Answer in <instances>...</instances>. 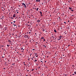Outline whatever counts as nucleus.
<instances>
[{"instance_id":"f3484780","label":"nucleus","mask_w":76,"mask_h":76,"mask_svg":"<svg viewBox=\"0 0 76 76\" xmlns=\"http://www.w3.org/2000/svg\"><path fill=\"white\" fill-rule=\"evenodd\" d=\"M3 19H4V18H1V19H2V20H3Z\"/></svg>"},{"instance_id":"9b49d317","label":"nucleus","mask_w":76,"mask_h":76,"mask_svg":"<svg viewBox=\"0 0 76 76\" xmlns=\"http://www.w3.org/2000/svg\"><path fill=\"white\" fill-rule=\"evenodd\" d=\"M8 42H11V41L10 40H8Z\"/></svg>"},{"instance_id":"603ef678","label":"nucleus","mask_w":76,"mask_h":76,"mask_svg":"<svg viewBox=\"0 0 76 76\" xmlns=\"http://www.w3.org/2000/svg\"><path fill=\"white\" fill-rule=\"evenodd\" d=\"M36 44H38V42H36Z\"/></svg>"},{"instance_id":"37998d69","label":"nucleus","mask_w":76,"mask_h":76,"mask_svg":"<svg viewBox=\"0 0 76 76\" xmlns=\"http://www.w3.org/2000/svg\"><path fill=\"white\" fill-rule=\"evenodd\" d=\"M31 15V16H33V15Z\"/></svg>"},{"instance_id":"4be33fe9","label":"nucleus","mask_w":76,"mask_h":76,"mask_svg":"<svg viewBox=\"0 0 76 76\" xmlns=\"http://www.w3.org/2000/svg\"><path fill=\"white\" fill-rule=\"evenodd\" d=\"M69 9H72V8H70V7H69Z\"/></svg>"},{"instance_id":"0eeeda50","label":"nucleus","mask_w":76,"mask_h":76,"mask_svg":"<svg viewBox=\"0 0 76 76\" xmlns=\"http://www.w3.org/2000/svg\"><path fill=\"white\" fill-rule=\"evenodd\" d=\"M54 32H57V31H56V29L54 30Z\"/></svg>"},{"instance_id":"4468645a","label":"nucleus","mask_w":76,"mask_h":76,"mask_svg":"<svg viewBox=\"0 0 76 76\" xmlns=\"http://www.w3.org/2000/svg\"><path fill=\"white\" fill-rule=\"evenodd\" d=\"M40 20H37V22H40Z\"/></svg>"},{"instance_id":"c85d7f7f","label":"nucleus","mask_w":76,"mask_h":76,"mask_svg":"<svg viewBox=\"0 0 76 76\" xmlns=\"http://www.w3.org/2000/svg\"><path fill=\"white\" fill-rule=\"evenodd\" d=\"M72 67H73L74 66V65H72Z\"/></svg>"},{"instance_id":"13d9d810","label":"nucleus","mask_w":76,"mask_h":76,"mask_svg":"<svg viewBox=\"0 0 76 76\" xmlns=\"http://www.w3.org/2000/svg\"><path fill=\"white\" fill-rule=\"evenodd\" d=\"M23 51L24 50V49H23Z\"/></svg>"},{"instance_id":"a19ab883","label":"nucleus","mask_w":76,"mask_h":76,"mask_svg":"<svg viewBox=\"0 0 76 76\" xmlns=\"http://www.w3.org/2000/svg\"><path fill=\"white\" fill-rule=\"evenodd\" d=\"M71 11H72V12H73V10H71Z\"/></svg>"},{"instance_id":"a211bd4d","label":"nucleus","mask_w":76,"mask_h":76,"mask_svg":"<svg viewBox=\"0 0 76 76\" xmlns=\"http://www.w3.org/2000/svg\"><path fill=\"white\" fill-rule=\"evenodd\" d=\"M74 73L75 75H76V72H74Z\"/></svg>"},{"instance_id":"2f4dec72","label":"nucleus","mask_w":76,"mask_h":76,"mask_svg":"<svg viewBox=\"0 0 76 76\" xmlns=\"http://www.w3.org/2000/svg\"><path fill=\"white\" fill-rule=\"evenodd\" d=\"M31 60H34V58H31Z\"/></svg>"},{"instance_id":"4d7b16f0","label":"nucleus","mask_w":76,"mask_h":76,"mask_svg":"<svg viewBox=\"0 0 76 76\" xmlns=\"http://www.w3.org/2000/svg\"><path fill=\"white\" fill-rule=\"evenodd\" d=\"M11 23L12 24V23H13L12 22H11Z\"/></svg>"},{"instance_id":"58836bf2","label":"nucleus","mask_w":76,"mask_h":76,"mask_svg":"<svg viewBox=\"0 0 76 76\" xmlns=\"http://www.w3.org/2000/svg\"><path fill=\"white\" fill-rule=\"evenodd\" d=\"M41 16H43V15H41Z\"/></svg>"},{"instance_id":"2eb2a0df","label":"nucleus","mask_w":76,"mask_h":76,"mask_svg":"<svg viewBox=\"0 0 76 76\" xmlns=\"http://www.w3.org/2000/svg\"><path fill=\"white\" fill-rule=\"evenodd\" d=\"M35 56L37 57H38V55H35Z\"/></svg>"},{"instance_id":"5fc2aeb1","label":"nucleus","mask_w":76,"mask_h":76,"mask_svg":"<svg viewBox=\"0 0 76 76\" xmlns=\"http://www.w3.org/2000/svg\"><path fill=\"white\" fill-rule=\"evenodd\" d=\"M12 64V65H14V64Z\"/></svg>"},{"instance_id":"f257e3e1","label":"nucleus","mask_w":76,"mask_h":76,"mask_svg":"<svg viewBox=\"0 0 76 76\" xmlns=\"http://www.w3.org/2000/svg\"><path fill=\"white\" fill-rule=\"evenodd\" d=\"M22 34H19L18 36V38H22Z\"/></svg>"},{"instance_id":"7c9ffc66","label":"nucleus","mask_w":76,"mask_h":76,"mask_svg":"<svg viewBox=\"0 0 76 76\" xmlns=\"http://www.w3.org/2000/svg\"><path fill=\"white\" fill-rule=\"evenodd\" d=\"M64 23H66V22H64Z\"/></svg>"},{"instance_id":"a878e982","label":"nucleus","mask_w":76,"mask_h":76,"mask_svg":"<svg viewBox=\"0 0 76 76\" xmlns=\"http://www.w3.org/2000/svg\"><path fill=\"white\" fill-rule=\"evenodd\" d=\"M11 19H13L14 18H12V17H11Z\"/></svg>"},{"instance_id":"dca6fc26","label":"nucleus","mask_w":76,"mask_h":76,"mask_svg":"<svg viewBox=\"0 0 76 76\" xmlns=\"http://www.w3.org/2000/svg\"><path fill=\"white\" fill-rule=\"evenodd\" d=\"M36 61H37V60H36V59H35V62H36Z\"/></svg>"},{"instance_id":"6e6d98bb","label":"nucleus","mask_w":76,"mask_h":76,"mask_svg":"<svg viewBox=\"0 0 76 76\" xmlns=\"http://www.w3.org/2000/svg\"><path fill=\"white\" fill-rule=\"evenodd\" d=\"M45 63H46V62H47V61H45Z\"/></svg>"},{"instance_id":"79ce46f5","label":"nucleus","mask_w":76,"mask_h":76,"mask_svg":"<svg viewBox=\"0 0 76 76\" xmlns=\"http://www.w3.org/2000/svg\"><path fill=\"white\" fill-rule=\"evenodd\" d=\"M28 67H29V64H28Z\"/></svg>"},{"instance_id":"de8ad7c7","label":"nucleus","mask_w":76,"mask_h":76,"mask_svg":"<svg viewBox=\"0 0 76 76\" xmlns=\"http://www.w3.org/2000/svg\"><path fill=\"white\" fill-rule=\"evenodd\" d=\"M29 34H31V32H29Z\"/></svg>"},{"instance_id":"20e7f679","label":"nucleus","mask_w":76,"mask_h":76,"mask_svg":"<svg viewBox=\"0 0 76 76\" xmlns=\"http://www.w3.org/2000/svg\"><path fill=\"white\" fill-rule=\"evenodd\" d=\"M15 14H14L13 15V18H15Z\"/></svg>"},{"instance_id":"a18cd8bd","label":"nucleus","mask_w":76,"mask_h":76,"mask_svg":"<svg viewBox=\"0 0 76 76\" xmlns=\"http://www.w3.org/2000/svg\"><path fill=\"white\" fill-rule=\"evenodd\" d=\"M1 47H3V45L1 46Z\"/></svg>"},{"instance_id":"774afa93","label":"nucleus","mask_w":76,"mask_h":76,"mask_svg":"<svg viewBox=\"0 0 76 76\" xmlns=\"http://www.w3.org/2000/svg\"><path fill=\"white\" fill-rule=\"evenodd\" d=\"M33 58H34V57H33Z\"/></svg>"},{"instance_id":"0e129e2a","label":"nucleus","mask_w":76,"mask_h":76,"mask_svg":"<svg viewBox=\"0 0 76 76\" xmlns=\"http://www.w3.org/2000/svg\"><path fill=\"white\" fill-rule=\"evenodd\" d=\"M69 46H70V45H69L68 46V47H69Z\"/></svg>"},{"instance_id":"bf43d9fd","label":"nucleus","mask_w":76,"mask_h":76,"mask_svg":"<svg viewBox=\"0 0 76 76\" xmlns=\"http://www.w3.org/2000/svg\"><path fill=\"white\" fill-rule=\"evenodd\" d=\"M24 65L25 66H26V64H24Z\"/></svg>"},{"instance_id":"f03ea898","label":"nucleus","mask_w":76,"mask_h":76,"mask_svg":"<svg viewBox=\"0 0 76 76\" xmlns=\"http://www.w3.org/2000/svg\"><path fill=\"white\" fill-rule=\"evenodd\" d=\"M22 6H24V7H26V4H24V3H22Z\"/></svg>"},{"instance_id":"423d86ee","label":"nucleus","mask_w":76,"mask_h":76,"mask_svg":"<svg viewBox=\"0 0 76 76\" xmlns=\"http://www.w3.org/2000/svg\"><path fill=\"white\" fill-rule=\"evenodd\" d=\"M61 18H59L58 20V21H61Z\"/></svg>"},{"instance_id":"e433bc0d","label":"nucleus","mask_w":76,"mask_h":76,"mask_svg":"<svg viewBox=\"0 0 76 76\" xmlns=\"http://www.w3.org/2000/svg\"><path fill=\"white\" fill-rule=\"evenodd\" d=\"M32 50H33V51H34V50H35V49H33Z\"/></svg>"},{"instance_id":"393cba45","label":"nucleus","mask_w":76,"mask_h":76,"mask_svg":"<svg viewBox=\"0 0 76 76\" xmlns=\"http://www.w3.org/2000/svg\"><path fill=\"white\" fill-rule=\"evenodd\" d=\"M41 62H42V63H43V62L42 61H41Z\"/></svg>"},{"instance_id":"09e8293b","label":"nucleus","mask_w":76,"mask_h":76,"mask_svg":"<svg viewBox=\"0 0 76 76\" xmlns=\"http://www.w3.org/2000/svg\"><path fill=\"white\" fill-rule=\"evenodd\" d=\"M18 6H19V7H20V5H19Z\"/></svg>"},{"instance_id":"f704fd0d","label":"nucleus","mask_w":76,"mask_h":76,"mask_svg":"<svg viewBox=\"0 0 76 76\" xmlns=\"http://www.w3.org/2000/svg\"><path fill=\"white\" fill-rule=\"evenodd\" d=\"M40 67H41L39 66V67L38 68H39H39H40Z\"/></svg>"},{"instance_id":"5701e85b","label":"nucleus","mask_w":76,"mask_h":76,"mask_svg":"<svg viewBox=\"0 0 76 76\" xmlns=\"http://www.w3.org/2000/svg\"><path fill=\"white\" fill-rule=\"evenodd\" d=\"M52 38H54V37L53 36H52Z\"/></svg>"},{"instance_id":"72a5a7b5","label":"nucleus","mask_w":76,"mask_h":76,"mask_svg":"<svg viewBox=\"0 0 76 76\" xmlns=\"http://www.w3.org/2000/svg\"><path fill=\"white\" fill-rule=\"evenodd\" d=\"M2 58H4V57L3 56H2Z\"/></svg>"},{"instance_id":"473e14b6","label":"nucleus","mask_w":76,"mask_h":76,"mask_svg":"<svg viewBox=\"0 0 76 76\" xmlns=\"http://www.w3.org/2000/svg\"><path fill=\"white\" fill-rule=\"evenodd\" d=\"M43 40H44V41H45V39H44Z\"/></svg>"},{"instance_id":"39448f33","label":"nucleus","mask_w":76,"mask_h":76,"mask_svg":"<svg viewBox=\"0 0 76 76\" xmlns=\"http://www.w3.org/2000/svg\"><path fill=\"white\" fill-rule=\"evenodd\" d=\"M61 37H62L61 36H59L60 39H61Z\"/></svg>"},{"instance_id":"b1692460","label":"nucleus","mask_w":76,"mask_h":76,"mask_svg":"<svg viewBox=\"0 0 76 76\" xmlns=\"http://www.w3.org/2000/svg\"><path fill=\"white\" fill-rule=\"evenodd\" d=\"M13 22H14V23H15V22H16V21H13Z\"/></svg>"},{"instance_id":"8fccbe9b","label":"nucleus","mask_w":76,"mask_h":76,"mask_svg":"<svg viewBox=\"0 0 76 76\" xmlns=\"http://www.w3.org/2000/svg\"><path fill=\"white\" fill-rule=\"evenodd\" d=\"M17 13H19V12H17Z\"/></svg>"},{"instance_id":"3c124183","label":"nucleus","mask_w":76,"mask_h":76,"mask_svg":"<svg viewBox=\"0 0 76 76\" xmlns=\"http://www.w3.org/2000/svg\"><path fill=\"white\" fill-rule=\"evenodd\" d=\"M20 56H21V54H20Z\"/></svg>"},{"instance_id":"49530a36","label":"nucleus","mask_w":76,"mask_h":76,"mask_svg":"<svg viewBox=\"0 0 76 76\" xmlns=\"http://www.w3.org/2000/svg\"><path fill=\"white\" fill-rule=\"evenodd\" d=\"M23 63L24 64H25V62H23Z\"/></svg>"},{"instance_id":"6e6552de","label":"nucleus","mask_w":76,"mask_h":76,"mask_svg":"<svg viewBox=\"0 0 76 76\" xmlns=\"http://www.w3.org/2000/svg\"><path fill=\"white\" fill-rule=\"evenodd\" d=\"M39 13H40L41 15H42V12L39 11Z\"/></svg>"},{"instance_id":"cd10ccee","label":"nucleus","mask_w":76,"mask_h":76,"mask_svg":"<svg viewBox=\"0 0 76 76\" xmlns=\"http://www.w3.org/2000/svg\"><path fill=\"white\" fill-rule=\"evenodd\" d=\"M34 70V69H32V71H33Z\"/></svg>"},{"instance_id":"bb28decb","label":"nucleus","mask_w":76,"mask_h":76,"mask_svg":"<svg viewBox=\"0 0 76 76\" xmlns=\"http://www.w3.org/2000/svg\"><path fill=\"white\" fill-rule=\"evenodd\" d=\"M35 54L36 55H38V54H37V53H36Z\"/></svg>"},{"instance_id":"864d4df0","label":"nucleus","mask_w":76,"mask_h":76,"mask_svg":"<svg viewBox=\"0 0 76 76\" xmlns=\"http://www.w3.org/2000/svg\"><path fill=\"white\" fill-rule=\"evenodd\" d=\"M56 39V38H55V39H55H55Z\"/></svg>"},{"instance_id":"9d476101","label":"nucleus","mask_w":76,"mask_h":76,"mask_svg":"<svg viewBox=\"0 0 76 76\" xmlns=\"http://www.w3.org/2000/svg\"><path fill=\"white\" fill-rule=\"evenodd\" d=\"M36 1L39 2V1H40V0H36Z\"/></svg>"},{"instance_id":"f8f14e48","label":"nucleus","mask_w":76,"mask_h":76,"mask_svg":"<svg viewBox=\"0 0 76 76\" xmlns=\"http://www.w3.org/2000/svg\"><path fill=\"white\" fill-rule=\"evenodd\" d=\"M42 39H44V38L43 37H42L41 38Z\"/></svg>"},{"instance_id":"7ed1b4c3","label":"nucleus","mask_w":76,"mask_h":76,"mask_svg":"<svg viewBox=\"0 0 76 76\" xmlns=\"http://www.w3.org/2000/svg\"><path fill=\"white\" fill-rule=\"evenodd\" d=\"M55 55H56V56H58V53H55Z\"/></svg>"},{"instance_id":"e2e57ef3","label":"nucleus","mask_w":76,"mask_h":76,"mask_svg":"<svg viewBox=\"0 0 76 76\" xmlns=\"http://www.w3.org/2000/svg\"><path fill=\"white\" fill-rule=\"evenodd\" d=\"M45 47H46V46H45Z\"/></svg>"},{"instance_id":"338daca9","label":"nucleus","mask_w":76,"mask_h":76,"mask_svg":"<svg viewBox=\"0 0 76 76\" xmlns=\"http://www.w3.org/2000/svg\"><path fill=\"white\" fill-rule=\"evenodd\" d=\"M29 64H30V62H29Z\"/></svg>"},{"instance_id":"69168bd1","label":"nucleus","mask_w":76,"mask_h":76,"mask_svg":"<svg viewBox=\"0 0 76 76\" xmlns=\"http://www.w3.org/2000/svg\"><path fill=\"white\" fill-rule=\"evenodd\" d=\"M58 39V40H60V39Z\"/></svg>"},{"instance_id":"ea45409f","label":"nucleus","mask_w":76,"mask_h":76,"mask_svg":"<svg viewBox=\"0 0 76 76\" xmlns=\"http://www.w3.org/2000/svg\"><path fill=\"white\" fill-rule=\"evenodd\" d=\"M72 75H73V76H74V74H73Z\"/></svg>"},{"instance_id":"4c0bfd02","label":"nucleus","mask_w":76,"mask_h":76,"mask_svg":"<svg viewBox=\"0 0 76 76\" xmlns=\"http://www.w3.org/2000/svg\"><path fill=\"white\" fill-rule=\"evenodd\" d=\"M59 19H61V18L60 17H59Z\"/></svg>"},{"instance_id":"aec40b11","label":"nucleus","mask_w":76,"mask_h":76,"mask_svg":"<svg viewBox=\"0 0 76 76\" xmlns=\"http://www.w3.org/2000/svg\"><path fill=\"white\" fill-rule=\"evenodd\" d=\"M42 31H45V30L44 29H42Z\"/></svg>"},{"instance_id":"c756f323","label":"nucleus","mask_w":76,"mask_h":76,"mask_svg":"<svg viewBox=\"0 0 76 76\" xmlns=\"http://www.w3.org/2000/svg\"><path fill=\"white\" fill-rule=\"evenodd\" d=\"M23 49V48H22L21 49V50H22Z\"/></svg>"},{"instance_id":"412c9836","label":"nucleus","mask_w":76,"mask_h":76,"mask_svg":"<svg viewBox=\"0 0 76 76\" xmlns=\"http://www.w3.org/2000/svg\"><path fill=\"white\" fill-rule=\"evenodd\" d=\"M7 47H9V45H7Z\"/></svg>"},{"instance_id":"680f3d73","label":"nucleus","mask_w":76,"mask_h":76,"mask_svg":"<svg viewBox=\"0 0 76 76\" xmlns=\"http://www.w3.org/2000/svg\"><path fill=\"white\" fill-rule=\"evenodd\" d=\"M22 52H23V51H22Z\"/></svg>"},{"instance_id":"1a4fd4ad","label":"nucleus","mask_w":76,"mask_h":76,"mask_svg":"<svg viewBox=\"0 0 76 76\" xmlns=\"http://www.w3.org/2000/svg\"><path fill=\"white\" fill-rule=\"evenodd\" d=\"M25 37L26 38H28V36H27V35L25 36Z\"/></svg>"},{"instance_id":"ddd939ff","label":"nucleus","mask_w":76,"mask_h":76,"mask_svg":"<svg viewBox=\"0 0 76 76\" xmlns=\"http://www.w3.org/2000/svg\"><path fill=\"white\" fill-rule=\"evenodd\" d=\"M13 25H14V26H16V25H15V23H13Z\"/></svg>"},{"instance_id":"6ab92c4d","label":"nucleus","mask_w":76,"mask_h":76,"mask_svg":"<svg viewBox=\"0 0 76 76\" xmlns=\"http://www.w3.org/2000/svg\"><path fill=\"white\" fill-rule=\"evenodd\" d=\"M36 9L37 10V11H38V8H37Z\"/></svg>"},{"instance_id":"c9c22d12","label":"nucleus","mask_w":76,"mask_h":76,"mask_svg":"<svg viewBox=\"0 0 76 76\" xmlns=\"http://www.w3.org/2000/svg\"><path fill=\"white\" fill-rule=\"evenodd\" d=\"M65 76H67V75H65Z\"/></svg>"},{"instance_id":"052dcab7","label":"nucleus","mask_w":76,"mask_h":76,"mask_svg":"<svg viewBox=\"0 0 76 76\" xmlns=\"http://www.w3.org/2000/svg\"><path fill=\"white\" fill-rule=\"evenodd\" d=\"M17 37H18V36H17V37H16V38H17Z\"/></svg>"},{"instance_id":"c03bdc74","label":"nucleus","mask_w":76,"mask_h":76,"mask_svg":"<svg viewBox=\"0 0 76 76\" xmlns=\"http://www.w3.org/2000/svg\"><path fill=\"white\" fill-rule=\"evenodd\" d=\"M4 18V16L2 17V18Z\"/></svg>"}]
</instances>
